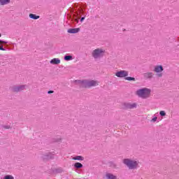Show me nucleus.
<instances>
[{"label": "nucleus", "instance_id": "obj_1", "mask_svg": "<svg viewBox=\"0 0 179 179\" xmlns=\"http://www.w3.org/2000/svg\"><path fill=\"white\" fill-rule=\"evenodd\" d=\"M78 84L80 85L81 87H85L89 89L90 87H93L94 86H99V81L97 80H78Z\"/></svg>", "mask_w": 179, "mask_h": 179}, {"label": "nucleus", "instance_id": "obj_2", "mask_svg": "<svg viewBox=\"0 0 179 179\" xmlns=\"http://www.w3.org/2000/svg\"><path fill=\"white\" fill-rule=\"evenodd\" d=\"M124 164L127 166L130 170H134V169H136L138 167V162L129 159H124L123 160Z\"/></svg>", "mask_w": 179, "mask_h": 179}, {"label": "nucleus", "instance_id": "obj_3", "mask_svg": "<svg viewBox=\"0 0 179 179\" xmlns=\"http://www.w3.org/2000/svg\"><path fill=\"white\" fill-rule=\"evenodd\" d=\"M150 90L148 88H143L137 90L136 94L139 97H141L142 99H148L150 96Z\"/></svg>", "mask_w": 179, "mask_h": 179}, {"label": "nucleus", "instance_id": "obj_4", "mask_svg": "<svg viewBox=\"0 0 179 179\" xmlns=\"http://www.w3.org/2000/svg\"><path fill=\"white\" fill-rule=\"evenodd\" d=\"M104 52H106V51L103 49H96L92 52V57L95 59L100 58L104 55Z\"/></svg>", "mask_w": 179, "mask_h": 179}, {"label": "nucleus", "instance_id": "obj_5", "mask_svg": "<svg viewBox=\"0 0 179 179\" xmlns=\"http://www.w3.org/2000/svg\"><path fill=\"white\" fill-rule=\"evenodd\" d=\"M115 76L117 78H126L128 76V71H120L115 73Z\"/></svg>", "mask_w": 179, "mask_h": 179}, {"label": "nucleus", "instance_id": "obj_6", "mask_svg": "<svg viewBox=\"0 0 179 179\" xmlns=\"http://www.w3.org/2000/svg\"><path fill=\"white\" fill-rule=\"evenodd\" d=\"M80 31V28H74V29H69L67 32L71 34H74L76 33H79Z\"/></svg>", "mask_w": 179, "mask_h": 179}, {"label": "nucleus", "instance_id": "obj_7", "mask_svg": "<svg viewBox=\"0 0 179 179\" xmlns=\"http://www.w3.org/2000/svg\"><path fill=\"white\" fill-rule=\"evenodd\" d=\"M50 64H52V65H58L61 64V60L58 58H54L50 61Z\"/></svg>", "mask_w": 179, "mask_h": 179}, {"label": "nucleus", "instance_id": "obj_8", "mask_svg": "<svg viewBox=\"0 0 179 179\" xmlns=\"http://www.w3.org/2000/svg\"><path fill=\"white\" fill-rule=\"evenodd\" d=\"M154 71L156 72V73L163 72V66H155V69H154Z\"/></svg>", "mask_w": 179, "mask_h": 179}, {"label": "nucleus", "instance_id": "obj_9", "mask_svg": "<svg viewBox=\"0 0 179 179\" xmlns=\"http://www.w3.org/2000/svg\"><path fill=\"white\" fill-rule=\"evenodd\" d=\"M24 90V86H18V87H14L13 88V92H22V90Z\"/></svg>", "mask_w": 179, "mask_h": 179}, {"label": "nucleus", "instance_id": "obj_10", "mask_svg": "<svg viewBox=\"0 0 179 179\" xmlns=\"http://www.w3.org/2000/svg\"><path fill=\"white\" fill-rule=\"evenodd\" d=\"M143 76L145 79H150L153 78V73L152 72L145 73L143 74Z\"/></svg>", "mask_w": 179, "mask_h": 179}, {"label": "nucleus", "instance_id": "obj_11", "mask_svg": "<svg viewBox=\"0 0 179 179\" xmlns=\"http://www.w3.org/2000/svg\"><path fill=\"white\" fill-rule=\"evenodd\" d=\"M106 178L108 179H117V176L111 174V173H107L106 174Z\"/></svg>", "mask_w": 179, "mask_h": 179}, {"label": "nucleus", "instance_id": "obj_12", "mask_svg": "<svg viewBox=\"0 0 179 179\" xmlns=\"http://www.w3.org/2000/svg\"><path fill=\"white\" fill-rule=\"evenodd\" d=\"M73 160H79V161H83L85 160V158L82 156H76V157H73Z\"/></svg>", "mask_w": 179, "mask_h": 179}, {"label": "nucleus", "instance_id": "obj_13", "mask_svg": "<svg viewBox=\"0 0 179 179\" xmlns=\"http://www.w3.org/2000/svg\"><path fill=\"white\" fill-rule=\"evenodd\" d=\"M74 167H76V169H82L83 167V165L82 164H80V162H76L74 164Z\"/></svg>", "mask_w": 179, "mask_h": 179}, {"label": "nucleus", "instance_id": "obj_14", "mask_svg": "<svg viewBox=\"0 0 179 179\" xmlns=\"http://www.w3.org/2000/svg\"><path fill=\"white\" fill-rule=\"evenodd\" d=\"M9 2H10V0H0V5H7Z\"/></svg>", "mask_w": 179, "mask_h": 179}, {"label": "nucleus", "instance_id": "obj_15", "mask_svg": "<svg viewBox=\"0 0 179 179\" xmlns=\"http://www.w3.org/2000/svg\"><path fill=\"white\" fill-rule=\"evenodd\" d=\"M29 17L31 19H34L35 20H37V19H40V16L36 15L34 14H29Z\"/></svg>", "mask_w": 179, "mask_h": 179}, {"label": "nucleus", "instance_id": "obj_16", "mask_svg": "<svg viewBox=\"0 0 179 179\" xmlns=\"http://www.w3.org/2000/svg\"><path fill=\"white\" fill-rule=\"evenodd\" d=\"M135 107H136V103L127 104V108H135Z\"/></svg>", "mask_w": 179, "mask_h": 179}, {"label": "nucleus", "instance_id": "obj_17", "mask_svg": "<svg viewBox=\"0 0 179 179\" xmlns=\"http://www.w3.org/2000/svg\"><path fill=\"white\" fill-rule=\"evenodd\" d=\"M3 179H15V178H13V176H10V175H7V176H4V178Z\"/></svg>", "mask_w": 179, "mask_h": 179}, {"label": "nucleus", "instance_id": "obj_18", "mask_svg": "<svg viewBox=\"0 0 179 179\" xmlns=\"http://www.w3.org/2000/svg\"><path fill=\"white\" fill-rule=\"evenodd\" d=\"M64 59H65V61H69V60L72 59V56H71V55L65 56Z\"/></svg>", "mask_w": 179, "mask_h": 179}, {"label": "nucleus", "instance_id": "obj_19", "mask_svg": "<svg viewBox=\"0 0 179 179\" xmlns=\"http://www.w3.org/2000/svg\"><path fill=\"white\" fill-rule=\"evenodd\" d=\"M126 80H134L135 81V78H132V77H127L125 78Z\"/></svg>", "mask_w": 179, "mask_h": 179}, {"label": "nucleus", "instance_id": "obj_20", "mask_svg": "<svg viewBox=\"0 0 179 179\" xmlns=\"http://www.w3.org/2000/svg\"><path fill=\"white\" fill-rule=\"evenodd\" d=\"M159 114L162 117H164V115H166V112H164V110H161Z\"/></svg>", "mask_w": 179, "mask_h": 179}, {"label": "nucleus", "instance_id": "obj_21", "mask_svg": "<svg viewBox=\"0 0 179 179\" xmlns=\"http://www.w3.org/2000/svg\"><path fill=\"white\" fill-rule=\"evenodd\" d=\"M158 78H162L163 76V73H160L157 74Z\"/></svg>", "mask_w": 179, "mask_h": 179}, {"label": "nucleus", "instance_id": "obj_22", "mask_svg": "<svg viewBox=\"0 0 179 179\" xmlns=\"http://www.w3.org/2000/svg\"><path fill=\"white\" fill-rule=\"evenodd\" d=\"M0 50L1 51H5V49H3V46H0Z\"/></svg>", "mask_w": 179, "mask_h": 179}, {"label": "nucleus", "instance_id": "obj_23", "mask_svg": "<svg viewBox=\"0 0 179 179\" xmlns=\"http://www.w3.org/2000/svg\"><path fill=\"white\" fill-rule=\"evenodd\" d=\"M157 120V117H154L152 118V121H153V122H156V120Z\"/></svg>", "mask_w": 179, "mask_h": 179}, {"label": "nucleus", "instance_id": "obj_24", "mask_svg": "<svg viewBox=\"0 0 179 179\" xmlns=\"http://www.w3.org/2000/svg\"><path fill=\"white\" fill-rule=\"evenodd\" d=\"M48 94H51V93H54V91H48Z\"/></svg>", "mask_w": 179, "mask_h": 179}, {"label": "nucleus", "instance_id": "obj_25", "mask_svg": "<svg viewBox=\"0 0 179 179\" xmlns=\"http://www.w3.org/2000/svg\"><path fill=\"white\" fill-rule=\"evenodd\" d=\"M74 21L76 22L77 23H79V20L78 19H75Z\"/></svg>", "mask_w": 179, "mask_h": 179}, {"label": "nucleus", "instance_id": "obj_26", "mask_svg": "<svg viewBox=\"0 0 179 179\" xmlns=\"http://www.w3.org/2000/svg\"><path fill=\"white\" fill-rule=\"evenodd\" d=\"M85 19V17H83L81 19H80V22H83V20Z\"/></svg>", "mask_w": 179, "mask_h": 179}, {"label": "nucleus", "instance_id": "obj_27", "mask_svg": "<svg viewBox=\"0 0 179 179\" xmlns=\"http://www.w3.org/2000/svg\"><path fill=\"white\" fill-rule=\"evenodd\" d=\"M3 43H5L4 41H0V43L1 44H3Z\"/></svg>", "mask_w": 179, "mask_h": 179}, {"label": "nucleus", "instance_id": "obj_28", "mask_svg": "<svg viewBox=\"0 0 179 179\" xmlns=\"http://www.w3.org/2000/svg\"><path fill=\"white\" fill-rule=\"evenodd\" d=\"M0 37H1V34H0Z\"/></svg>", "mask_w": 179, "mask_h": 179}]
</instances>
